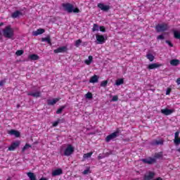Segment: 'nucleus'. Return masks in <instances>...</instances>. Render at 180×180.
<instances>
[{"label": "nucleus", "instance_id": "1", "mask_svg": "<svg viewBox=\"0 0 180 180\" xmlns=\"http://www.w3.org/2000/svg\"><path fill=\"white\" fill-rule=\"evenodd\" d=\"M162 158V152L155 153L154 158L148 157V158L142 159L141 161L143 164H148V165H153L157 162V159Z\"/></svg>", "mask_w": 180, "mask_h": 180}, {"label": "nucleus", "instance_id": "2", "mask_svg": "<svg viewBox=\"0 0 180 180\" xmlns=\"http://www.w3.org/2000/svg\"><path fill=\"white\" fill-rule=\"evenodd\" d=\"M3 36L6 37V39H12V37L15 36V31H13V28H12L11 25L6 26L3 30Z\"/></svg>", "mask_w": 180, "mask_h": 180}, {"label": "nucleus", "instance_id": "3", "mask_svg": "<svg viewBox=\"0 0 180 180\" xmlns=\"http://www.w3.org/2000/svg\"><path fill=\"white\" fill-rule=\"evenodd\" d=\"M63 8H64L65 11L68 12V13H79V8H74V6L70 3H65L62 4Z\"/></svg>", "mask_w": 180, "mask_h": 180}, {"label": "nucleus", "instance_id": "4", "mask_svg": "<svg viewBox=\"0 0 180 180\" xmlns=\"http://www.w3.org/2000/svg\"><path fill=\"white\" fill-rule=\"evenodd\" d=\"M155 29L158 33H161V32H167L169 29V26L167 23H162L157 25Z\"/></svg>", "mask_w": 180, "mask_h": 180}, {"label": "nucleus", "instance_id": "5", "mask_svg": "<svg viewBox=\"0 0 180 180\" xmlns=\"http://www.w3.org/2000/svg\"><path fill=\"white\" fill-rule=\"evenodd\" d=\"M74 150H75L74 146H72V145L71 144H68L67 148L64 150L63 155L65 157H70V155H72V154L74 153Z\"/></svg>", "mask_w": 180, "mask_h": 180}, {"label": "nucleus", "instance_id": "6", "mask_svg": "<svg viewBox=\"0 0 180 180\" xmlns=\"http://www.w3.org/2000/svg\"><path fill=\"white\" fill-rule=\"evenodd\" d=\"M119 133H120V130H119V129H117L115 131L106 136L105 141L107 143H109L110 140L116 139V137L119 136Z\"/></svg>", "mask_w": 180, "mask_h": 180}, {"label": "nucleus", "instance_id": "7", "mask_svg": "<svg viewBox=\"0 0 180 180\" xmlns=\"http://www.w3.org/2000/svg\"><path fill=\"white\" fill-rule=\"evenodd\" d=\"M97 44H103V43H106V39L103 35L101 34H96V35Z\"/></svg>", "mask_w": 180, "mask_h": 180}, {"label": "nucleus", "instance_id": "8", "mask_svg": "<svg viewBox=\"0 0 180 180\" xmlns=\"http://www.w3.org/2000/svg\"><path fill=\"white\" fill-rule=\"evenodd\" d=\"M68 50V49L67 48V46H60L55 49L53 51V53H55V54H58V53H65Z\"/></svg>", "mask_w": 180, "mask_h": 180}, {"label": "nucleus", "instance_id": "9", "mask_svg": "<svg viewBox=\"0 0 180 180\" xmlns=\"http://www.w3.org/2000/svg\"><path fill=\"white\" fill-rule=\"evenodd\" d=\"M98 8H99V9H101V11H103L104 12H108V11H109V9H110V6H105V4H102V3H99L97 5Z\"/></svg>", "mask_w": 180, "mask_h": 180}, {"label": "nucleus", "instance_id": "10", "mask_svg": "<svg viewBox=\"0 0 180 180\" xmlns=\"http://www.w3.org/2000/svg\"><path fill=\"white\" fill-rule=\"evenodd\" d=\"M155 176V173L154 172H149L148 174H145L144 179L145 180H151L154 179V177Z\"/></svg>", "mask_w": 180, "mask_h": 180}, {"label": "nucleus", "instance_id": "11", "mask_svg": "<svg viewBox=\"0 0 180 180\" xmlns=\"http://www.w3.org/2000/svg\"><path fill=\"white\" fill-rule=\"evenodd\" d=\"M58 101H60V98H53V99H48L46 100L47 102V105L49 106H54V105H56V103H57V102H58Z\"/></svg>", "mask_w": 180, "mask_h": 180}, {"label": "nucleus", "instance_id": "12", "mask_svg": "<svg viewBox=\"0 0 180 180\" xmlns=\"http://www.w3.org/2000/svg\"><path fill=\"white\" fill-rule=\"evenodd\" d=\"M161 113H162L165 116H169V115H172V113H174V110L168 108L162 109Z\"/></svg>", "mask_w": 180, "mask_h": 180}, {"label": "nucleus", "instance_id": "13", "mask_svg": "<svg viewBox=\"0 0 180 180\" xmlns=\"http://www.w3.org/2000/svg\"><path fill=\"white\" fill-rule=\"evenodd\" d=\"M8 134H10V136H15V137H20V132L15 129L8 131Z\"/></svg>", "mask_w": 180, "mask_h": 180}, {"label": "nucleus", "instance_id": "14", "mask_svg": "<svg viewBox=\"0 0 180 180\" xmlns=\"http://www.w3.org/2000/svg\"><path fill=\"white\" fill-rule=\"evenodd\" d=\"M162 64L152 63V64L148 65V70H155V68H160V67H162Z\"/></svg>", "mask_w": 180, "mask_h": 180}, {"label": "nucleus", "instance_id": "15", "mask_svg": "<svg viewBox=\"0 0 180 180\" xmlns=\"http://www.w3.org/2000/svg\"><path fill=\"white\" fill-rule=\"evenodd\" d=\"M46 32V30L43 28H39L36 31L32 32V35L33 36H39V34H43Z\"/></svg>", "mask_w": 180, "mask_h": 180}, {"label": "nucleus", "instance_id": "16", "mask_svg": "<svg viewBox=\"0 0 180 180\" xmlns=\"http://www.w3.org/2000/svg\"><path fill=\"white\" fill-rule=\"evenodd\" d=\"M20 143L19 141L13 143L11 146L8 148L9 151H13L16 149L17 147H19Z\"/></svg>", "mask_w": 180, "mask_h": 180}, {"label": "nucleus", "instance_id": "17", "mask_svg": "<svg viewBox=\"0 0 180 180\" xmlns=\"http://www.w3.org/2000/svg\"><path fill=\"white\" fill-rule=\"evenodd\" d=\"M28 96H33V98H40L41 95V92L37 91L35 93L33 92H29L27 93Z\"/></svg>", "mask_w": 180, "mask_h": 180}, {"label": "nucleus", "instance_id": "18", "mask_svg": "<svg viewBox=\"0 0 180 180\" xmlns=\"http://www.w3.org/2000/svg\"><path fill=\"white\" fill-rule=\"evenodd\" d=\"M98 81H99V76L96 75H94V76H92L89 79V82L91 84H95L98 82Z\"/></svg>", "mask_w": 180, "mask_h": 180}, {"label": "nucleus", "instance_id": "19", "mask_svg": "<svg viewBox=\"0 0 180 180\" xmlns=\"http://www.w3.org/2000/svg\"><path fill=\"white\" fill-rule=\"evenodd\" d=\"M152 146H162L164 144V140L160 139V140H154L151 143Z\"/></svg>", "mask_w": 180, "mask_h": 180}, {"label": "nucleus", "instance_id": "20", "mask_svg": "<svg viewBox=\"0 0 180 180\" xmlns=\"http://www.w3.org/2000/svg\"><path fill=\"white\" fill-rule=\"evenodd\" d=\"M63 174V169H55L53 172H52V176H58V175H62Z\"/></svg>", "mask_w": 180, "mask_h": 180}, {"label": "nucleus", "instance_id": "21", "mask_svg": "<svg viewBox=\"0 0 180 180\" xmlns=\"http://www.w3.org/2000/svg\"><path fill=\"white\" fill-rule=\"evenodd\" d=\"M22 13L20 11H15L14 13L11 14V18L13 19H16L18 16H22Z\"/></svg>", "mask_w": 180, "mask_h": 180}, {"label": "nucleus", "instance_id": "22", "mask_svg": "<svg viewBox=\"0 0 180 180\" xmlns=\"http://www.w3.org/2000/svg\"><path fill=\"white\" fill-rule=\"evenodd\" d=\"M59 123H64V119H58L56 121H55L52 126L53 127H57V126H58Z\"/></svg>", "mask_w": 180, "mask_h": 180}, {"label": "nucleus", "instance_id": "23", "mask_svg": "<svg viewBox=\"0 0 180 180\" xmlns=\"http://www.w3.org/2000/svg\"><path fill=\"white\" fill-rule=\"evenodd\" d=\"M41 41H46L49 46H51V38H50V36L41 38Z\"/></svg>", "mask_w": 180, "mask_h": 180}, {"label": "nucleus", "instance_id": "24", "mask_svg": "<svg viewBox=\"0 0 180 180\" xmlns=\"http://www.w3.org/2000/svg\"><path fill=\"white\" fill-rule=\"evenodd\" d=\"M171 65H174V67H176V65H179V60L178 59H172L170 60Z\"/></svg>", "mask_w": 180, "mask_h": 180}, {"label": "nucleus", "instance_id": "25", "mask_svg": "<svg viewBox=\"0 0 180 180\" xmlns=\"http://www.w3.org/2000/svg\"><path fill=\"white\" fill-rule=\"evenodd\" d=\"M94 60V57L92 56H89L88 60H85L84 63L86 64V65H91V63H92V60Z\"/></svg>", "mask_w": 180, "mask_h": 180}, {"label": "nucleus", "instance_id": "26", "mask_svg": "<svg viewBox=\"0 0 180 180\" xmlns=\"http://www.w3.org/2000/svg\"><path fill=\"white\" fill-rule=\"evenodd\" d=\"M27 176L30 178V180H36V175L33 172H28L27 173Z\"/></svg>", "mask_w": 180, "mask_h": 180}, {"label": "nucleus", "instance_id": "27", "mask_svg": "<svg viewBox=\"0 0 180 180\" xmlns=\"http://www.w3.org/2000/svg\"><path fill=\"white\" fill-rule=\"evenodd\" d=\"M146 58H148V60H149V61H150V63H153V61H154L155 57L153 56V55L152 53H148L146 55Z\"/></svg>", "mask_w": 180, "mask_h": 180}, {"label": "nucleus", "instance_id": "28", "mask_svg": "<svg viewBox=\"0 0 180 180\" xmlns=\"http://www.w3.org/2000/svg\"><path fill=\"white\" fill-rule=\"evenodd\" d=\"M123 84H124V80L123 79H118L115 82V85H117V86H119Z\"/></svg>", "mask_w": 180, "mask_h": 180}, {"label": "nucleus", "instance_id": "29", "mask_svg": "<svg viewBox=\"0 0 180 180\" xmlns=\"http://www.w3.org/2000/svg\"><path fill=\"white\" fill-rule=\"evenodd\" d=\"M92 154H94V152H89V153H85L83 155V158L84 159L91 158V157H92Z\"/></svg>", "mask_w": 180, "mask_h": 180}, {"label": "nucleus", "instance_id": "30", "mask_svg": "<svg viewBox=\"0 0 180 180\" xmlns=\"http://www.w3.org/2000/svg\"><path fill=\"white\" fill-rule=\"evenodd\" d=\"M32 148V145L29 143H26L25 146L22 148V153H25L26 150H28V148Z\"/></svg>", "mask_w": 180, "mask_h": 180}, {"label": "nucleus", "instance_id": "31", "mask_svg": "<svg viewBox=\"0 0 180 180\" xmlns=\"http://www.w3.org/2000/svg\"><path fill=\"white\" fill-rule=\"evenodd\" d=\"M174 39H180V32L178 31H173Z\"/></svg>", "mask_w": 180, "mask_h": 180}, {"label": "nucleus", "instance_id": "32", "mask_svg": "<svg viewBox=\"0 0 180 180\" xmlns=\"http://www.w3.org/2000/svg\"><path fill=\"white\" fill-rule=\"evenodd\" d=\"M108 80H104V81H103V82H101L100 86H101L102 88H106V86H108Z\"/></svg>", "mask_w": 180, "mask_h": 180}, {"label": "nucleus", "instance_id": "33", "mask_svg": "<svg viewBox=\"0 0 180 180\" xmlns=\"http://www.w3.org/2000/svg\"><path fill=\"white\" fill-rule=\"evenodd\" d=\"M30 60H39V56L36 54H32L30 56Z\"/></svg>", "mask_w": 180, "mask_h": 180}, {"label": "nucleus", "instance_id": "34", "mask_svg": "<svg viewBox=\"0 0 180 180\" xmlns=\"http://www.w3.org/2000/svg\"><path fill=\"white\" fill-rule=\"evenodd\" d=\"M66 108L65 105H62L60 108H58L57 110H56V114L57 115H60L63 112V110Z\"/></svg>", "mask_w": 180, "mask_h": 180}, {"label": "nucleus", "instance_id": "35", "mask_svg": "<svg viewBox=\"0 0 180 180\" xmlns=\"http://www.w3.org/2000/svg\"><path fill=\"white\" fill-rule=\"evenodd\" d=\"M99 30V25L98 24H94L92 32H98Z\"/></svg>", "mask_w": 180, "mask_h": 180}, {"label": "nucleus", "instance_id": "36", "mask_svg": "<svg viewBox=\"0 0 180 180\" xmlns=\"http://www.w3.org/2000/svg\"><path fill=\"white\" fill-rule=\"evenodd\" d=\"M81 43H82V40L81 39L76 40L75 42V47H79V45L81 44Z\"/></svg>", "mask_w": 180, "mask_h": 180}, {"label": "nucleus", "instance_id": "37", "mask_svg": "<svg viewBox=\"0 0 180 180\" xmlns=\"http://www.w3.org/2000/svg\"><path fill=\"white\" fill-rule=\"evenodd\" d=\"M83 175H88V174H91V170L89 168H87L82 172Z\"/></svg>", "mask_w": 180, "mask_h": 180}, {"label": "nucleus", "instance_id": "38", "mask_svg": "<svg viewBox=\"0 0 180 180\" xmlns=\"http://www.w3.org/2000/svg\"><path fill=\"white\" fill-rule=\"evenodd\" d=\"M86 98L87 99H92V93L88 92V93L86 94Z\"/></svg>", "mask_w": 180, "mask_h": 180}, {"label": "nucleus", "instance_id": "39", "mask_svg": "<svg viewBox=\"0 0 180 180\" xmlns=\"http://www.w3.org/2000/svg\"><path fill=\"white\" fill-rule=\"evenodd\" d=\"M23 50H18L15 52L16 56H22L23 54Z\"/></svg>", "mask_w": 180, "mask_h": 180}, {"label": "nucleus", "instance_id": "40", "mask_svg": "<svg viewBox=\"0 0 180 180\" xmlns=\"http://www.w3.org/2000/svg\"><path fill=\"white\" fill-rule=\"evenodd\" d=\"M117 101H119V96H114L112 98V102H117Z\"/></svg>", "mask_w": 180, "mask_h": 180}, {"label": "nucleus", "instance_id": "41", "mask_svg": "<svg viewBox=\"0 0 180 180\" xmlns=\"http://www.w3.org/2000/svg\"><path fill=\"white\" fill-rule=\"evenodd\" d=\"M98 29H100V32H103V33L106 32V28H105V26H101Z\"/></svg>", "mask_w": 180, "mask_h": 180}, {"label": "nucleus", "instance_id": "42", "mask_svg": "<svg viewBox=\"0 0 180 180\" xmlns=\"http://www.w3.org/2000/svg\"><path fill=\"white\" fill-rule=\"evenodd\" d=\"M158 40H164V39H165V37H164V35L161 34V35H158L157 37Z\"/></svg>", "mask_w": 180, "mask_h": 180}, {"label": "nucleus", "instance_id": "43", "mask_svg": "<svg viewBox=\"0 0 180 180\" xmlns=\"http://www.w3.org/2000/svg\"><path fill=\"white\" fill-rule=\"evenodd\" d=\"M5 84H6V79H3V80L0 81V86H4V85H5Z\"/></svg>", "mask_w": 180, "mask_h": 180}, {"label": "nucleus", "instance_id": "44", "mask_svg": "<svg viewBox=\"0 0 180 180\" xmlns=\"http://www.w3.org/2000/svg\"><path fill=\"white\" fill-rule=\"evenodd\" d=\"M166 43H167V44H168L169 46V47H174V44H172L171 41L166 40Z\"/></svg>", "mask_w": 180, "mask_h": 180}, {"label": "nucleus", "instance_id": "45", "mask_svg": "<svg viewBox=\"0 0 180 180\" xmlns=\"http://www.w3.org/2000/svg\"><path fill=\"white\" fill-rule=\"evenodd\" d=\"M171 91H172L171 88H167L166 91V95H169V94H171Z\"/></svg>", "mask_w": 180, "mask_h": 180}, {"label": "nucleus", "instance_id": "46", "mask_svg": "<svg viewBox=\"0 0 180 180\" xmlns=\"http://www.w3.org/2000/svg\"><path fill=\"white\" fill-rule=\"evenodd\" d=\"M176 84H177V85H180V78H178L176 79Z\"/></svg>", "mask_w": 180, "mask_h": 180}, {"label": "nucleus", "instance_id": "47", "mask_svg": "<svg viewBox=\"0 0 180 180\" xmlns=\"http://www.w3.org/2000/svg\"><path fill=\"white\" fill-rule=\"evenodd\" d=\"M39 180H47V179H46L44 177H41Z\"/></svg>", "mask_w": 180, "mask_h": 180}, {"label": "nucleus", "instance_id": "48", "mask_svg": "<svg viewBox=\"0 0 180 180\" xmlns=\"http://www.w3.org/2000/svg\"><path fill=\"white\" fill-rule=\"evenodd\" d=\"M1 26H4V22H1V23H0V27H1Z\"/></svg>", "mask_w": 180, "mask_h": 180}, {"label": "nucleus", "instance_id": "49", "mask_svg": "<svg viewBox=\"0 0 180 180\" xmlns=\"http://www.w3.org/2000/svg\"><path fill=\"white\" fill-rule=\"evenodd\" d=\"M6 180H11V177H8Z\"/></svg>", "mask_w": 180, "mask_h": 180}, {"label": "nucleus", "instance_id": "50", "mask_svg": "<svg viewBox=\"0 0 180 180\" xmlns=\"http://www.w3.org/2000/svg\"><path fill=\"white\" fill-rule=\"evenodd\" d=\"M19 106H20V105H17V108H19Z\"/></svg>", "mask_w": 180, "mask_h": 180}, {"label": "nucleus", "instance_id": "51", "mask_svg": "<svg viewBox=\"0 0 180 180\" xmlns=\"http://www.w3.org/2000/svg\"><path fill=\"white\" fill-rule=\"evenodd\" d=\"M178 151H180V149H179Z\"/></svg>", "mask_w": 180, "mask_h": 180}]
</instances>
